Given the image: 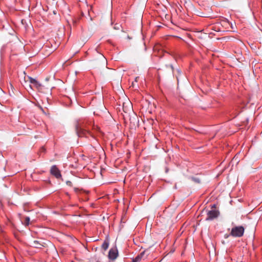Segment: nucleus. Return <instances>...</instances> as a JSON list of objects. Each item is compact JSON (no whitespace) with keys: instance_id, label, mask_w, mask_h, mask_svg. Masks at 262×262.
I'll use <instances>...</instances> for the list:
<instances>
[{"instance_id":"nucleus-1","label":"nucleus","mask_w":262,"mask_h":262,"mask_svg":"<svg viewBox=\"0 0 262 262\" xmlns=\"http://www.w3.org/2000/svg\"><path fill=\"white\" fill-rule=\"evenodd\" d=\"M220 214V212L215 209V205L212 206V209L207 213V217L206 220L211 221L217 218Z\"/></svg>"},{"instance_id":"nucleus-2","label":"nucleus","mask_w":262,"mask_h":262,"mask_svg":"<svg viewBox=\"0 0 262 262\" xmlns=\"http://www.w3.org/2000/svg\"><path fill=\"white\" fill-rule=\"evenodd\" d=\"M245 229L243 226H235L232 228L230 235L233 237H242L244 233Z\"/></svg>"},{"instance_id":"nucleus-3","label":"nucleus","mask_w":262,"mask_h":262,"mask_svg":"<svg viewBox=\"0 0 262 262\" xmlns=\"http://www.w3.org/2000/svg\"><path fill=\"white\" fill-rule=\"evenodd\" d=\"M107 76L109 78L110 80L116 81L117 84L119 85L121 81V77L119 75L117 76V73L112 70H110L107 73Z\"/></svg>"},{"instance_id":"nucleus-4","label":"nucleus","mask_w":262,"mask_h":262,"mask_svg":"<svg viewBox=\"0 0 262 262\" xmlns=\"http://www.w3.org/2000/svg\"><path fill=\"white\" fill-rule=\"evenodd\" d=\"M50 172L51 173L55 176L57 179H59L61 177L60 170L55 165L52 166Z\"/></svg>"},{"instance_id":"nucleus-5","label":"nucleus","mask_w":262,"mask_h":262,"mask_svg":"<svg viewBox=\"0 0 262 262\" xmlns=\"http://www.w3.org/2000/svg\"><path fill=\"white\" fill-rule=\"evenodd\" d=\"M76 132L79 137H82V136H85L86 134L88 133L86 130H84L81 126L77 124L76 126Z\"/></svg>"},{"instance_id":"nucleus-6","label":"nucleus","mask_w":262,"mask_h":262,"mask_svg":"<svg viewBox=\"0 0 262 262\" xmlns=\"http://www.w3.org/2000/svg\"><path fill=\"white\" fill-rule=\"evenodd\" d=\"M118 256V251L116 249H111L108 252V257L112 260L115 259Z\"/></svg>"},{"instance_id":"nucleus-7","label":"nucleus","mask_w":262,"mask_h":262,"mask_svg":"<svg viewBox=\"0 0 262 262\" xmlns=\"http://www.w3.org/2000/svg\"><path fill=\"white\" fill-rule=\"evenodd\" d=\"M123 109L125 113H128L132 110V106L131 102L127 101L123 103Z\"/></svg>"},{"instance_id":"nucleus-8","label":"nucleus","mask_w":262,"mask_h":262,"mask_svg":"<svg viewBox=\"0 0 262 262\" xmlns=\"http://www.w3.org/2000/svg\"><path fill=\"white\" fill-rule=\"evenodd\" d=\"M28 78L29 79L30 82L32 84H33L36 88H39L41 86V84H40L36 79L31 77H28Z\"/></svg>"},{"instance_id":"nucleus-9","label":"nucleus","mask_w":262,"mask_h":262,"mask_svg":"<svg viewBox=\"0 0 262 262\" xmlns=\"http://www.w3.org/2000/svg\"><path fill=\"white\" fill-rule=\"evenodd\" d=\"M98 59L103 65L106 63V59L102 54L98 53Z\"/></svg>"},{"instance_id":"nucleus-10","label":"nucleus","mask_w":262,"mask_h":262,"mask_svg":"<svg viewBox=\"0 0 262 262\" xmlns=\"http://www.w3.org/2000/svg\"><path fill=\"white\" fill-rule=\"evenodd\" d=\"M31 245L32 247L36 248H41L42 247H44V245L38 241H33L31 243Z\"/></svg>"},{"instance_id":"nucleus-11","label":"nucleus","mask_w":262,"mask_h":262,"mask_svg":"<svg viewBox=\"0 0 262 262\" xmlns=\"http://www.w3.org/2000/svg\"><path fill=\"white\" fill-rule=\"evenodd\" d=\"M102 247L104 249V250H106L108 247V243H107V242H104L102 245Z\"/></svg>"},{"instance_id":"nucleus-12","label":"nucleus","mask_w":262,"mask_h":262,"mask_svg":"<svg viewBox=\"0 0 262 262\" xmlns=\"http://www.w3.org/2000/svg\"><path fill=\"white\" fill-rule=\"evenodd\" d=\"M138 79H139V77H136L135 78V81H133V82H132V86H133V87H134V86H135V82H138Z\"/></svg>"},{"instance_id":"nucleus-13","label":"nucleus","mask_w":262,"mask_h":262,"mask_svg":"<svg viewBox=\"0 0 262 262\" xmlns=\"http://www.w3.org/2000/svg\"><path fill=\"white\" fill-rule=\"evenodd\" d=\"M141 259V257L139 256H137L135 259H133V260H135V262H138Z\"/></svg>"},{"instance_id":"nucleus-14","label":"nucleus","mask_w":262,"mask_h":262,"mask_svg":"<svg viewBox=\"0 0 262 262\" xmlns=\"http://www.w3.org/2000/svg\"><path fill=\"white\" fill-rule=\"evenodd\" d=\"M29 221H30L29 217H26V224L27 225L29 224Z\"/></svg>"},{"instance_id":"nucleus-15","label":"nucleus","mask_w":262,"mask_h":262,"mask_svg":"<svg viewBox=\"0 0 262 262\" xmlns=\"http://www.w3.org/2000/svg\"><path fill=\"white\" fill-rule=\"evenodd\" d=\"M193 180L197 183H200V180L198 179L193 178Z\"/></svg>"},{"instance_id":"nucleus-16","label":"nucleus","mask_w":262,"mask_h":262,"mask_svg":"<svg viewBox=\"0 0 262 262\" xmlns=\"http://www.w3.org/2000/svg\"><path fill=\"white\" fill-rule=\"evenodd\" d=\"M67 185H69L70 186H72V182H70V181H67Z\"/></svg>"},{"instance_id":"nucleus-17","label":"nucleus","mask_w":262,"mask_h":262,"mask_svg":"<svg viewBox=\"0 0 262 262\" xmlns=\"http://www.w3.org/2000/svg\"><path fill=\"white\" fill-rule=\"evenodd\" d=\"M74 189L75 192H78L80 190L78 188H74Z\"/></svg>"},{"instance_id":"nucleus-18","label":"nucleus","mask_w":262,"mask_h":262,"mask_svg":"<svg viewBox=\"0 0 262 262\" xmlns=\"http://www.w3.org/2000/svg\"><path fill=\"white\" fill-rule=\"evenodd\" d=\"M169 67H170L171 71H173V66L171 64H170Z\"/></svg>"},{"instance_id":"nucleus-19","label":"nucleus","mask_w":262,"mask_h":262,"mask_svg":"<svg viewBox=\"0 0 262 262\" xmlns=\"http://www.w3.org/2000/svg\"><path fill=\"white\" fill-rule=\"evenodd\" d=\"M40 109L41 110V111H42V112H43V113H44V111H43V108H42L41 107H40Z\"/></svg>"},{"instance_id":"nucleus-20","label":"nucleus","mask_w":262,"mask_h":262,"mask_svg":"<svg viewBox=\"0 0 262 262\" xmlns=\"http://www.w3.org/2000/svg\"><path fill=\"white\" fill-rule=\"evenodd\" d=\"M134 119H135V120H136V119H137L138 118L136 117V118H134Z\"/></svg>"},{"instance_id":"nucleus-21","label":"nucleus","mask_w":262,"mask_h":262,"mask_svg":"<svg viewBox=\"0 0 262 262\" xmlns=\"http://www.w3.org/2000/svg\"><path fill=\"white\" fill-rule=\"evenodd\" d=\"M96 262H100V261H96Z\"/></svg>"}]
</instances>
